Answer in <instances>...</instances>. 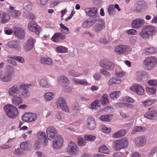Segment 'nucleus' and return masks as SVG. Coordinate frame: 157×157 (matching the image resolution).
I'll list each match as a JSON object with an SVG mask.
<instances>
[{"mask_svg": "<svg viewBox=\"0 0 157 157\" xmlns=\"http://www.w3.org/2000/svg\"><path fill=\"white\" fill-rule=\"evenodd\" d=\"M147 74L144 71H138L136 74V78L138 81L145 79V77L147 76Z\"/></svg>", "mask_w": 157, "mask_h": 157, "instance_id": "2f4dec72", "label": "nucleus"}, {"mask_svg": "<svg viewBox=\"0 0 157 157\" xmlns=\"http://www.w3.org/2000/svg\"><path fill=\"white\" fill-rule=\"evenodd\" d=\"M28 26L29 29L31 31L35 32L37 34H39L40 28L34 22L32 21L29 22Z\"/></svg>", "mask_w": 157, "mask_h": 157, "instance_id": "4be33fe9", "label": "nucleus"}, {"mask_svg": "<svg viewBox=\"0 0 157 157\" xmlns=\"http://www.w3.org/2000/svg\"><path fill=\"white\" fill-rule=\"evenodd\" d=\"M9 58L13 59V60H15L21 63H23L25 62L24 59L21 56H11L9 57Z\"/></svg>", "mask_w": 157, "mask_h": 157, "instance_id": "de8ad7c7", "label": "nucleus"}, {"mask_svg": "<svg viewBox=\"0 0 157 157\" xmlns=\"http://www.w3.org/2000/svg\"><path fill=\"white\" fill-rule=\"evenodd\" d=\"M115 75L117 77L121 78L125 75V73L123 71L117 70L116 71Z\"/></svg>", "mask_w": 157, "mask_h": 157, "instance_id": "0e129e2a", "label": "nucleus"}, {"mask_svg": "<svg viewBox=\"0 0 157 157\" xmlns=\"http://www.w3.org/2000/svg\"><path fill=\"white\" fill-rule=\"evenodd\" d=\"M70 74L74 77L79 76L83 74V73H78L73 70H71L69 71Z\"/></svg>", "mask_w": 157, "mask_h": 157, "instance_id": "e2e57ef3", "label": "nucleus"}, {"mask_svg": "<svg viewBox=\"0 0 157 157\" xmlns=\"http://www.w3.org/2000/svg\"><path fill=\"white\" fill-rule=\"evenodd\" d=\"M73 81L75 84L81 85L84 86H88L89 85V83L86 80L74 78L73 79Z\"/></svg>", "mask_w": 157, "mask_h": 157, "instance_id": "4c0bfd02", "label": "nucleus"}, {"mask_svg": "<svg viewBox=\"0 0 157 157\" xmlns=\"http://www.w3.org/2000/svg\"><path fill=\"white\" fill-rule=\"evenodd\" d=\"M84 10L86 15L88 17L96 18L99 16L98 8L96 7H87Z\"/></svg>", "mask_w": 157, "mask_h": 157, "instance_id": "9b49d317", "label": "nucleus"}, {"mask_svg": "<svg viewBox=\"0 0 157 157\" xmlns=\"http://www.w3.org/2000/svg\"><path fill=\"white\" fill-rule=\"evenodd\" d=\"M23 16L29 19L33 20L35 18V16L30 12H24L23 13Z\"/></svg>", "mask_w": 157, "mask_h": 157, "instance_id": "a19ab883", "label": "nucleus"}, {"mask_svg": "<svg viewBox=\"0 0 157 157\" xmlns=\"http://www.w3.org/2000/svg\"><path fill=\"white\" fill-rule=\"evenodd\" d=\"M31 86L30 84H21L20 85V92L19 95L22 98L26 99L30 97V93L28 89Z\"/></svg>", "mask_w": 157, "mask_h": 157, "instance_id": "20e7f679", "label": "nucleus"}, {"mask_svg": "<svg viewBox=\"0 0 157 157\" xmlns=\"http://www.w3.org/2000/svg\"><path fill=\"white\" fill-rule=\"evenodd\" d=\"M20 146L22 150L28 151L31 149L32 147V144L29 140H26L21 142Z\"/></svg>", "mask_w": 157, "mask_h": 157, "instance_id": "bb28decb", "label": "nucleus"}, {"mask_svg": "<svg viewBox=\"0 0 157 157\" xmlns=\"http://www.w3.org/2000/svg\"><path fill=\"white\" fill-rule=\"evenodd\" d=\"M99 152L106 154L109 153V150L105 145H102L99 147L98 149Z\"/></svg>", "mask_w": 157, "mask_h": 157, "instance_id": "ea45409f", "label": "nucleus"}, {"mask_svg": "<svg viewBox=\"0 0 157 157\" xmlns=\"http://www.w3.org/2000/svg\"><path fill=\"white\" fill-rule=\"evenodd\" d=\"M55 94L52 92H47L44 95V99L46 101H50L52 100Z\"/></svg>", "mask_w": 157, "mask_h": 157, "instance_id": "37998d69", "label": "nucleus"}, {"mask_svg": "<svg viewBox=\"0 0 157 157\" xmlns=\"http://www.w3.org/2000/svg\"><path fill=\"white\" fill-rule=\"evenodd\" d=\"M123 149L127 148L128 145V142L127 138L124 137L119 140Z\"/></svg>", "mask_w": 157, "mask_h": 157, "instance_id": "79ce46f5", "label": "nucleus"}, {"mask_svg": "<svg viewBox=\"0 0 157 157\" xmlns=\"http://www.w3.org/2000/svg\"><path fill=\"white\" fill-rule=\"evenodd\" d=\"M14 70V68L13 66L8 65L7 66L6 72H5L12 78V75L13 73Z\"/></svg>", "mask_w": 157, "mask_h": 157, "instance_id": "09e8293b", "label": "nucleus"}, {"mask_svg": "<svg viewBox=\"0 0 157 157\" xmlns=\"http://www.w3.org/2000/svg\"><path fill=\"white\" fill-rule=\"evenodd\" d=\"M52 140V147L54 149H59L63 146V139L61 136L58 135Z\"/></svg>", "mask_w": 157, "mask_h": 157, "instance_id": "6e6552de", "label": "nucleus"}, {"mask_svg": "<svg viewBox=\"0 0 157 157\" xmlns=\"http://www.w3.org/2000/svg\"><path fill=\"white\" fill-rule=\"evenodd\" d=\"M86 144L85 140L81 137H79L78 138V144L79 146H85Z\"/></svg>", "mask_w": 157, "mask_h": 157, "instance_id": "680f3d73", "label": "nucleus"}, {"mask_svg": "<svg viewBox=\"0 0 157 157\" xmlns=\"http://www.w3.org/2000/svg\"><path fill=\"white\" fill-rule=\"evenodd\" d=\"M66 38L65 34L61 33H55L51 38L52 40L53 41L58 43L61 42Z\"/></svg>", "mask_w": 157, "mask_h": 157, "instance_id": "5701e85b", "label": "nucleus"}, {"mask_svg": "<svg viewBox=\"0 0 157 157\" xmlns=\"http://www.w3.org/2000/svg\"><path fill=\"white\" fill-rule=\"evenodd\" d=\"M129 89L131 90L136 92L139 95H141L144 94V89L143 86L140 85L133 84L130 87Z\"/></svg>", "mask_w": 157, "mask_h": 157, "instance_id": "2eb2a0df", "label": "nucleus"}, {"mask_svg": "<svg viewBox=\"0 0 157 157\" xmlns=\"http://www.w3.org/2000/svg\"><path fill=\"white\" fill-rule=\"evenodd\" d=\"M40 62L41 63L48 66H51L53 65V62L51 58L49 57H41L40 58Z\"/></svg>", "mask_w": 157, "mask_h": 157, "instance_id": "72a5a7b5", "label": "nucleus"}, {"mask_svg": "<svg viewBox=\"0 0 157 157\" xmlns=\"http://www.w3.org/2000/svg\"><path fill=\"white\" fill-rule=\"evenodd\" d=\"M99 103V101L98 100H96L92 103L89 106V108L91 109H96L97 105Z\"/></svg>", "mask_w": 157, "mask_h": 157, "instance_id": "052dcab7", "label": "nucleus"}, {"mask_svg": "<svg viewBox=\"0 0 157 157\" xmlns=\"http://www.w3.org/2000/svg\"><path fill=\"white\" fill-rule=\"evenodd\" d=\"M108 96L107 95L105 94L103 95L101 99V101L103 105H106L109 103V101L108 99Z\"/></svg>", "mask_w": 157, "mask_h": 157, "instance_id": "8fccbe9b", "label": "nucleus"}, {"mask_svg": "<svg viewBox=\"0 0 157 157\" xmlns=\"http://www.w3.org/2000/svg\"><path fill=\"white\" fill-rule=\"evenodd\" d=\"M1 17L2 18L1 22L2 23L7 22L10 19L9 13L5 11L3 12Z\"/></svg>", "mask_w": 157, "mask_h": 157, "instance_id": "e433bc0d", "label": "nucleus"}, {"mask_svg": "<svg viewBox=\"0 0 157 157\" xmlns=\"http://www.w3.org/2000/svg\"><path fill=\"white\" fill-rule=\"evenodd\" d=\"M33 3L31 2H28L24 4V9L25 10H30L32 9Z\"/></svg>", "mask_w": 157, "mask_h": 157, "instance_id": "6e6d98bb", "label": "nucleus"}, {"mask_svg": "<svg viewBox=\"0 0 157 157\" xmlns=\"http://www.w3.org/2000/svg\"><path fill=\"white\" fill-rule=\"evenodd\" d=\"M60 26L62 29L61 31L65 34H67L70 33L69 29L62 23L60 24Z\"/></svg>", "mask_w": 157, "mask_h": 157, "instance_id": "603ef678", "label": "nucleus"}, {"mask_svg": "<svg viewBox=\"0 0 157 157\" xmlns=\"http://www.w3.org/2000/svg\"><path fill=\"white\" fill-rule=\"evenodd\" d=\"M20 92V86L18 87L16 84L14 85L9 88L8 90V94L11 97L18 95Z\"/></svg>", "mask_w": 157, "mask_h": 157, "instance_id": "f3484780", "label": "nucleus"}, {"mask_svg": "<svg viewBox=\"0 0 157 157\" xmlns=\"http://www.w3.org/2000/svg\"><path fill=\"white\" fill-rule=\"evenodd\" d=\"M36 139L41 142L43 146L46 147L48 144V138L46 133L40 131L37 133Z\"/></svg>", "mask_w": 157, "mask_h": 157, "instance_id": "9d476101", "label": "nucleus"}, {"mask_svg": "<svg viewBox=\"0 0 157 157\" xmlns=\"http://www.w3.org/2000/svg\"><path fill=\"white\" fill-rule=\"evenodd\" d=\"M157 60L153 56H149L145 58L143 62V65L147 70H152L156 65Z\"/></svg>", "mask_w": 157, "mask_h": 157, "instance_id": "7ed1b4c3", "label": "nucleus"}, {"mask_svg": "<svg viewBox=\"0 0 157 157\" xmlns=\"http://www.w3.org/2000/svg\"><path fill=\"white\" fill-rule=\"evenodd\" d=\"M56 51L59 53H65L67 51V48L63 46H59L55 48Z\"/></svg>", "mask_w": 157, "mask_h": 157, "instance_id": "49530a36", "label": "nucleus"}, {"mask_svg": "<svg viewBox=\"0 0 157 157\" xmlns=\"http://www.w3.org/2000/svg\"><path fill=\"white\" fill-rule=\"evenodd\" d=\"M56 104L57 108H61L62 111L68 113L69 109L67 104L65 98L62 97H59L56 100Z\"/></svg>", "mask_w": 157, "mask_h": 157, "instance_id": "39448f33", "label": "nucleus"}, {"mask_svg": "<svg viewBox=\"0 0 157 157\" xmlns=\"http://www.w3.org/2000/svg\"><path fill=\"white\" fill-rule=\"evenodd\" d=\"M87 126L89 130L94 129L96 127V123L95 119L92 117L89 118L87 120Z\"/></svg>", "mask_w": 157, "mask_h": 157, "instance_id": "a878e982", "label": "nucleus"}, {"mask_svg": "<svg viewBox=\"0 0 157 157\" xmlns=\"http://www.w3.org/2000/svg\"><path fill=\"white\" fill-rule=\"evenodd\" d=\"M105 27V22L103 19L99 20L98 22L94 26V31L99 33Z\"/></svg>", "mask_w": 157, "mask_h": 157, "instance_id": "412c9836", "label": "nucleus"}, {"mask_svg": "<svg viewBox=\"0 0 157 157\" xmlns=\"http://www.w3.org/2000/svg\"><path fill=\"white\" fill-rule=\"evenodd\" d=\"M35 39L33 38L29 39L25 42L24 48L25 51L28 52L30 51L33 48Z\"/></svg>", "mask_w": 157, "mask_h": 157, "instance_id": "6ab92c4d", "label": "nucleus"}, {"mask_svg": "<svg viewBox=\"0 0 157 157\" xmlns=\"http://www.w3.org/2000/svg\"><path fill=\"white\" fill-rule=\"evenodd\" d=\"M109 14L110 15H113L115 13V10L114 8V5H110L107 8Z\"/></svg>", "mask_w": 157, "mask_h": 157, "instance_id": "4d7b16f0", "label": "nucleus"}, {"mask_svg": "<svg viewBox=\"0 0 157 157\" xmlns=\"http://www.w3.org/2000/svg\"><path fill=\"white\" fill-rule=\"evenodd\" d=\"M67 152L69 154L74 156L78 154L79 148L76 144L72 141L69 142L66 148Z\"/></svg>", "mask_w": 157, "mask_h": 157, "instance_id": "423d86ee", "label": "nucleus"}, {"mask_svg": "<svg viewBox=\"0 0 157 157\" xmlns=\"http://www.w3.org/2000/svg\"><path fill=\"white\" fill-rule=\"evenodd\" d=\"M98 42L102 44H106L109 43V41L107 40L104 37L100 38L98 40Z\"/></svg>", "mask_w": 157, "mask_h": 157, "instance_id": "338daca9", "label": "nucleus"}, {"mask_svg": "<svg viewBox=\"0 0 157 157\" xmlns=\"http://www.w3.org/2000/svg\"><path fill=\"white\" fill-rule=\"evenodd\" d=\"M126 134V132L124 130H121L115 133L112 136L113 139H117L124 136Z\"/></svg>", "mask_w": 157, "mask_h": 157, "instance_id": "f704fd0d", "label": "nucleus"}, {"mask_svg": "<svg viewBox=\"0 0 157 157\" xmlns=\"http://www.w3.org/2000/svg\"><path fill=\"white\" fill-rule=\"evenodd\" d=\"M105 69H102L100 70V72L105 77H108L111 76L110 73L106 71Z\"/></svg>", "mask_w": 157, "mask_h": 157, "instance_id": "13d9d810", "label": "nucleus"}, {"mask_svg": "<svg viewBox=\"0 0 157 157\" xmlns=\"http://www.w3.org/2000/svg\"><path fill=\"white\" fill-rule=\"evenodd\" d=\"M12 97V103L16 106H18L23 102V99L19 94L13 96Z\"/></svg>", "mask_w": 157, "mask_h": 157, "instance_id": "c756f323", "label": "nucleus"}, {"mask_svg": "<svg viewBox=\"0 0 157 157\" xmlns=\"http://www.w3.org/2000/svg\"><path fill=\"white\" fill-rule=\"evenodd\" d=\"M62 112H57L56 114V118L58 121H61L63 119Z\"/></svg>", "mask_w": 157, "mask_h": 157, "instance_id": "774afa93", "label": "nucleus"}, {"mask_svg": "<svg viewBox=\"0 0 157 157\" xmlns=\"http://www.w3.org/2000/svg\"><path fill=\"white\" fill-rule=\"evenodd\" d=\"M99 64L101 68L109 71L112 70L115 66L113 63L106 59H103L101 61Z\"/></svg>", "mask_w": 157, "mask_h": 157, "instance_id": "ddd939ff", "label": "nucleus"}, {"mask_svg": "<svg viewBox=\"0 0 157 157\" xmlns=\"http://www.w3.org/2000/svg\"><path fill=\"white\" fill-rule=\"evenodd\" d=\"M84 137L86 140L89 141H92L95 138V136L92 135H86Z\"/></svg>", "mask_w": 157, "mask_h": 157, "instance_id": "69168bd1", "label": "nucleus"}, {"mask_svg": "<svg viewBox=\"0 0 157 157\" xmlns=\"http://www.w3.org/2000/svg\"><path fill=\"white\" fill-rule=\"evenodd\" d=\"M8 45L10 48H15L19 51L21 49V46L19 43L17 41H10L8 43Z\"/></svg>", "mask_w": 157, "mask_h": 157, "instance_id": "c85d7f7f", "label": "nucleus"}, {"mask_svg": "<svg viewBox=\"0 0 157 157\" xmlns=\"http://www.w3.org/2000/svg\"><path fill=\"white\" fill-rule=\"evenodd\" d=\"M59 81V82L64 83H68L69 82V80L64 75L60 76L58 78Z\"/></svg>", "mask_w": 157, "mask_h": 157, "instance_id": "5fc2aeb1", "label": "nucleus"}, {"mask_svg": "<svg viewBox=\"0 0 157 157\" xmlns=\"http://www.w3.org/2000/svg\"><path fill=\"white\" fill-rule=\"evenodd\" d=\"M146 130V128L144 127L136 126L132 130L131 134L134 135L136 134L137 132L145 131Z\"/></svg>", "mask_w": 157, "mask_h": 157, "instance_id": "58836bf2", "label": "nucleus"}, {"mask_svg": "<svg viewBox=\"0 0 157 157\" xmlns=\"http://www.w3.org/2000/svg\"><path fill=\"white\" fill-rule=\"evenodd\" d=\"M144 116L147 118L153 119L157 117V111L154 110L148 111L145 113Z\"/></svg>", "mask_w": 157, "mask_h": 157, "instance_id": "7c9ffc66", "label": "nucleus"}, {"mask_svg": "<svg viewBox=\"0 0 157 157\" xmlns=\"http://www.w3.org/2000/svg\"><path fill=\"white\" fill-rule=\"evenodd\" d=\"M156 29L154 26L148 25L146 26L139 34L143 39H148L150 36L155 35L156 33Z\"/></svg>", "mask_w": 157, "mask_h": 157, "instance_id": "f257e3e1", "label": "nucleus"}, {"mask_svg": "<svg viewBox=\"0 0 157 157\" xmlns=\"http://www.w3.org/2000/svg\"><path fill=\"white\" fill-rule=\"evenodd\" d=\"M4 109L7 115L10 118H15L18 113L17 108L12 104L5 105L4 107Z\"/></svg>", "mask_w": 157, "mask_h": 157, "instance_id": "f03ea898", "label": "nucleus"}, {"mask_svg": "<svg viewBox=\"0 0 157 157\" xmlns=\"http://www.w3.org/2000/svg\"><path fill=\"white\" fill-rule=\"evenodd\" d=\"M129 47L128 46L121 44L117 45L115 49L116 53L118 55H124L128 53V52Z\"/></svg>", "mask_w": 157, "mask_h": 157, "instance_id": "4468645a", "label": "nucleus"}, {"mask_svg": "<svg viewBox=\"0 0 157 157\" xmlns=\"http://www.w3.org/2000/svg\"><path fill=\"white\" fill-rule=\"evenodd\" d=\"M40 85L43 87L48 88L49 86V84L48 83L47 79L46 78L42 79L40 80Z\"/></svg>", "mask_w": 157, "mask_h": 157, "instance_id": "3c124183", "label": "nucleus"}, {"mask_svg": "<svg viewBox=\"0 0 157 157\" xmlns=\"http://www.w3.org/2000/svg\"><path fill=\"white\" fill-rule=\"evenodd\" d=\"M144 20L141 18H136L132 22V27L136 29H139L144 25Z\"/></svg>", "mask_w": 157, "mask_h": 157, "instance_id": "a211bd4d", "label": "nucleus"}, {"mask_svg": "<svg viewBox=\"0 0 157 157\" xmlns=\"http://www.w3.org/2000/svg\"><path fill=\"white\" fill-rule=\"evenodd\" d=\"M41 142L36 139L33 144L34 148L35 150L39 149L41 147Z\"/></svg>", "mask_w": 157, "mask_h": 157, "instance_id": "bf43d9fd", "label": "nucleus"}, {"mask_svg": "<svg viewBox=\"0 0 157 157\" xmlns=\"http://www.w3.org/2000/svg\"><path fill=\"white\" fill-rule=\"evenodd\" d=\"M13 33L14 35L18 39H21L25 37V33L24 30L22 28L15 27L14 29Z\"/></svg>", "mask_w": 157, "mask_h": 157, "instance_id": "aec40b11", "label": "nucleus"}, {"mask_svg": "<svg viewBox=\"0 0 157 157\" xmlns=\"http://www.w3.org/2000/svg\"><path fill=\"white\" fill-rule=\"evenodd\" d=\"M37 118V115L36 113H27L22 116V120L26 122H32L35 121Z\"/></svg>", "mask_w": 157, "mask_h": 157, "instance_id": "f8f14e48", "label": "nucleus"}, {"mask_svg": "<svg viewBox=\"0 0 157 157\" xmlns=\"http://www.w3.org/2000/svg\"><path fill=\"white\" fill-rule=\"evenodd\" d=\"M11 16L15 19L18 18L21 15V12L18 10L10 11Z\"/></svg>", "mask_w": 157, "mask_h": 157, "instance_id": "a18cd8bd", "label": "nucleus"}, {"mask_svg": "<svg viewBox=\"0 0 157 157\" xmlns=\"http://www.w3.org/2000/svg\"><path fill=\"white\" fill-rule=\"evenodd\" d=\"M148 7L147 3L144 1H137L135 2L134 4V10L136 12H139L145 10Z\"/></svg>", "mask_w": 157, "mask_h": 157, "instance_id": "0eeeda50", "label": "nucleus"}, {"mask_svg": "<svg viewBox=\"0 0 157 157\" xmlns=\"http://www.w3.org/2000/svg\"><path fill=\"white\" fill-rule=\"evenodd\" d=\"M120 95V92L119 91L112 92L109 94L110 98L112 99H117Z\"/></svg>", "mask_w": 157, "mask_h": 157, "instance_id": "c03bdc74", "label": "nucleus"}, {"mask_svg": "<svg viewBox=\"0 0 157 157\" xmlns=\"http://www.w3.org/2000/svg\"><path fill=\"white\" fill-rule=\"evenodd\" d=\"M157 52L156 48L153 47H148L145 48L143 50L142 55L144 56H149L150 55L153 54Z\"/></svg>", "mask_w": 157, "mask_h": 157, "instance_id": "393cba45", "label": "nucleus"}, {"mask_svg": "<svg viewBox=\"0 0 157 157\" xmlns=\"http://www.w3.org/2000/svg\"><path fill=\"white\" fill-rule=\"evenodd\" d=\"M99 119L101 121H104L109 122L111 120L110 116L109 115H101Z\"/></svg>", "mask_w": 157, "mask_h": 157, "instance_id": "864d4df0", "label": "nucleus"}, {"mask_svg": "<svg viewBox=\"0 0 157 157\" xmlns=\"http://www.w3.org/2000/svg\"><path fill=\"white\" fill-rule=\"evenodd\" d=\"M134 142L136 146L142 147L144 146L146 144V139L144 136H137L134 139Z\"/></svg>", "mask_w": 157, "mask_h": 157, "instance_id": "dca6fc26", "label": "nucleus"}, {"mask_svg": "<svg viewBox=\"0 0 157 157\" xmlns=\"http://www.w3.org/2000/svg\"><path fill=\"white\" fill-rule=\"evenodd\" d=\"M46 133L49 140H52L59 135L56 129L53 126L48 127L46 129Z\"/></svg>", "mask_w": 157, "mask_h": 157, "instance_id": "1a4fd4ad", "label": "nucleus"}, {"mask_svg": "<svg viewBox=\"0 0 157 157\" xmlns=\"http://www.w3.org/2000/svg\"><path fill=\"white\" fill-rule=\"evenodd\" d=\"M11 78L5 72L0 71V80L3 82H8L11 81Z\"/></svg>", "mask_w": 157, "mask_h": 157, "instance_id": "cd10ccee", "label": "nucleus"}, {"mask_svg": "<svg viewBox=\"0 0 157 157\" xmlns=\"http://www.w3.org/2000/svg\"><path fill=\"white\" fill-rule=\"evenodd\" d=\"M113 147L116 151H118L123 149L119 140H116L113 142Z\"/></svg>", "mask_w": 157, "mask_h": 157, "instance_id": "c9c22d12", "label": "nucleus"}, {"mask_svg": "<svg viewBox=\"0 0 157 157\" xmlns=\"http://www.w3.org/2000/svg\"><path fill=\"white\" fill-rule=\"evenodd\" d=\"M97 21L96 18H93L88 19L83 22L82 26L84 28H89L92 26Z\"/></svg>", "mask_w": 157, "mask_h": 157, "instance_id": "b1692460", "label": "nucleus"}, {"mask_svg": "<svg viewBox=\"0 0 157 157\" xmlns=\"http://www.w3.org/2000/svg\"><path fill=\"white\" fill-rule=\"evenodd\" d=\"M121 82V79L115 77H112L109 81L108 85L109 86H114L119 84Z\"/></svg>", "mask_w": 157, "mask_h": 157, "instance_id": "473e14b6", "label": "nucleus"}]
</instances>
